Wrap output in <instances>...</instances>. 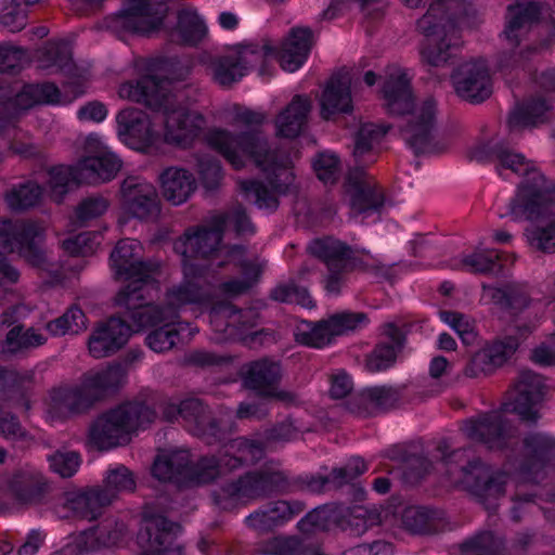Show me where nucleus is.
I'll list each match as a JSON object with an SVG mask.
<instances>
[{"mask_svg": "<svg viewBox=\"0 0 555 555\" xmlns=\"http://www.w3.org/2000/svg\"><path fill=\"white\" fill-rule=\"evenodd\" d=\"M178 62L168 56L147 60L145 73L131 88V98L153 112L165 116V140L178 146H191L201 135L204 118L186 109H173L170 101L176 81L182 76L175 75Z\"/></svg>", "mask_w": 555, "mask_h": 555, "instance_id": "obj_1", "label": "nucleus"}, {"mask_svg": "<svg viewBox=\"0 0 555 555\" xmlns=\"http://www.w3.org/2000/svg\"><path fill=\"white\" fill-rule=\"evenodd\" d=\"M435 450L439 455L438 463L450 478H455L486 508L496 507L495 501L504 495L507 482L503 470L474 455L469 448L451 450L446 438L438 441Z\"/></svg>", "mask_w": 555, "mask_h": 555, "instance_id": "obj_2", "label": "nucleus"}, {"mask_svg": "<svg viewBox=\"0 0 555 555\" xmlns=\"http://www.w3.org/2000/svg\"><path fill=\"white\" fill-rule=\"evenodd\" d=\"M155 418V410L144 402L121 403L102 413L91 423L88 443L100 451L113 449L128 442L130 434L144 430Z\"/></svg>", "mask_w": 555, "mask_h": 555, "instance_id": "obj_3", "label": "nucleus"}, {"mask_svg": "<svg viewBox=\"0 0 555 555\" xmlns=\"http://www.w3.org/2000/svg\"><path fill=\"white\" fill-rule=\"evenodd\" d=\"M125 376L120 364H111L105 370L86 373L81 384L60 386L50 393V410L63 417L87 412L108 391L117 390Z\"/></svg>", "mask_w": 555, "mask_h": 555, "instance_id": "obj_4", "label": "nucleus"}, {"mask_svg": "<svg viewBox=\"0 0 555 555\" xmlns=\"http://www.w3.org/2000/svg\"><path fill=\"white\" fill-rule=\"evenodd\" d=\"M289 489L291 482L284 472L258 468L223 482L212 491L211 499L218 508L232 512L251 501L287 493Z\"/></svg>", "mask_w": 555, "mask_h": 555, "instance_id": "obj_5", "label": "nucleus"}, {"mask_svg": "<svg viewBox=\"0 0 555 555\" xmlns=\"http://www.w3.org/2000/svg\"><path fill=\"white\" fill-rule=\"evenodd\" d=\"M512 172L521 177L508 204L512 219L534 221L545 217L555 207V181L526 157Z\"/></svg>", "mask_w": 555, "mask_h": 555, "instance_id": "obj_6", "label": "nucleus"}, {"mask_svg": "<svg viewBox=\"0 0 555 555\" xmlns=\"http://www.w3.org/2000/svg\"><path fill=\"white\" fill-rule=\"evenodd\" d=\"M263 457L264 449L260 441L236 437L218 454L201 456L195 463L189 457L188 487L210 483L223 474L254 465Z\"/></svg>", "mask_w": 555, "mask_h": 555, "instance_id": "obj_7", "label": "nucleus"}, {"mask_svg": "<svg viewBox=\"0 0 555 555\" xmlns=\"http://www.w3.org/2000/svg\"><path fill=\"white\" fill-rule=\"evenodd\" d=\"M207 142L235 170L243 169L247 159L261 168L275 152L271 150L261 128H249L237 132L217 128L209 131Z\"/></svg>", "mask_w": 555, "mask_h": 555, "instance_id": "obj_8", "label": "nucleus"}, {"mask_svg": "<svg viewBox=\"0 0 555 555\" xmlns=\"http://www.w3.org/2000/svg\"><path fill=\"white\" fill-rule=\"evenodd\" d=\"M367 511L358 505L330 502L308 512L298 522L297 529L304 535L334 530L349 531L351 534L364 533L370 524Z\"/></svg>", "mask_w": 555, "mask_h": 555, "instance_id": "obj_9", "label": "nucleus"}, {"mask_svg": "<svg viewBox=\"0 0 555 555\" xmlns=\"http://www.w3.org/2000/svg\"><path fill=\"white\" fill-rule=\"evenodd\" d=\"M310 255L321 260L327 273L322 280L327 295L337 296L346 282V274L356 270H367V263L356 257L350 245L332 236L314 238L308 246Z\"/></svg>", "mask_w": 555, "mask_h": 555, "instance_id": "obj_10", "label": "nucleus"}, {"mask_svg": "<svg viewBox=\"0 0 555 555\" xmlns=\"http://www.w3.org/2000/svg\"><path fill=\"white\" fill-rule=\"evenodd\" d=\"M182 526L157 511L153 503H146L142 511L138 532L140 555H184L183 546L177 543Z\"/></svg>", "mask_w": 555, "mask_h": 555, "instance_id": "obj_11", "label": "nucleus"}, {"mask_svg": "<svg viewBox=\"0 0 555 555\" xmlns=\"http://www.w3.org/2000/svg\"><path fill=\"white\" fill-rule=\"evenodd\" d=\"M162 416L168 423L182 418L192 433L208 444L221 442L227 436L222 420L198 398H185L179 403L168 401L162 408Z\"/></svg>", "mask_w": 555, "mask_h": 555, "instance_id": "obj_12", "label": "nucleus"}, {"mask_svg": "<svg viewBox=\"0 0 555 555\" xmlns=\"http://www.w3.org/2000/svg\"><path fill=\"white\" fill-rule=\"evenodd\" d=\"M168 0H126L122 8L107 17V27L125 35H147L159 29L168 14Z\"/></svg>", "mask_w": 555, "mask_h": 555, "instance_id": "obj_13", "label": "nucleus"}, {"mask_svg": "<svg viewBox=\"0 0 555 555\" xmlns=\"http://www.w3.org/2000/svg\"><path fill=\"white\" fill-rule=\"evenodd\" d=\"M44 229L34 220H11L0 216V249L17 250L30 266L41 268L47 262L42 248Z\"/></svg>", "mask_w": 555, "mask_h": 555, "instance_id": "obj_14", "label": "nucleus"}, {"mask_svg": "<svg viewBox=\"0 0 555 555\" xmlns=\"http://www.w3.org/2000/svg\"><path fill=\"white\" fill-rule=\"evenodd\" d=\"M541 8L537 2L516 3L507 7V21L503 31L511 49L501 51L496 57L498 70L504 75L524 69L530 51L518 50L519 31L526 26L539 22Z\"/></svg>", "mask_w": 555, "mask_h": 555, "instance_id": "obj_15", "label": "nucleus"}, {"mask_svg": "<svg viewBox=\"0 0 555 555\" xmlns=\"http://www.w3.org/2000/svg\"><path fill=\"white\" fill-rule=\"evenodd\" d=\"M146 284L125 285L115 296V306L122 309L125 319L134 331L156 327L166 320L173 319L166 305L147 302L143 295Z\"/></svg>", "mask_w": 555, "mask_h": 555, "instance_id": "obj_16", "label": "nucleus"}, {"mask_svg": "<svg viewBox=\"0 0 555 555\" xmlns=\"http://www.w3.org/2000/svg\"><path fill=\"white\" fill-rule=\"evenodd\" d=\"M241 373L244 387L258 397L281 401L293 399L292 392L278 389L282 379V366L279 361L268 357L260 358L246 363Z\"/></svg>", "mask_w": 555, "mask_h": 555, "instance_id": "obj_17", "label": "nucleus"}, {"mask_svg": "<svg viewBox=\"0 0 555 555\" xmlns=\"http://www.w3.org/2000/svg\"><path fill=\"white\" fill-rule=\"evenodd\" d=\"M409 384L382 385L366 387L353 393L348 400V409L363 417L373 416L379 411L395 408L398 403L408 401L413 393Z\"/></svg>", "mask_w": 555, "mask_h": 555, "instance_id": "obj_18", "label": "nucleus"}, {"mask_svg": "<svg viewBox=\"0 0 555 555\" xmlns=\"http://www.w3.org/2000/svg\"><path fill=\"white\" fill-rule=\"evenodd\" d=\"M140 244L132 238L120 240L109 255L111 269L116 280L126 285L147 284L152 279V268L140 259Z\"/></svg>", "mask_w": 555, "mask_h": 555, "instance_id": "obj_19", "label": "nucleus"}, {"mask_svg": "<svg viewBox=\"0 0 555 555\" xmlns=\"http://www.w3.org/2000/svg\"><path fill=\"white\" fill-rule=\"evenodd\" d=\"M519 346L520 340L516 335H505L487 341L472 354L464 367V375L478 378L493 373L514 356Z\"/></svg>", "mask_w": 555, "mask_h": 555, "instance_id": "obj_20", "label": "nucleus"}, {"mask_svg": "<svg viewBox=\"0 0 555 555\" xmlns=\"http://www.w3.org/2000/svg\"><path fill=\"white\" fill-rule=\"evenodd\" d=\"M120 205L127 215L139 220L157 218L160 212V202L155 186L139 177H127L122 181Z\"/></svg>", "mask_w": 555, "mask_h": 555, "instance_id": "obj_21", "label": "nucleus"}, {"mask_svg": "<svg viewBox=\"0 0 555 555\" xmlns=\"http://www.w3.org/2000/svg\"><path fill=\"white\" fill-rule=\"evenodd\" d=\"M456 94L473 104L486 101L492 94V79L483 62L459 66L451 76Z\"/></svg>", "mask_w": 555, "mask_h": 555, "instance_id": "obj_22", "label": "nucleus"}, {"mask_svg": "<svg viewBox=\"0 0 555 555\" xmlns=\"http://www.w3.org/2000/svg\"><path fill=\"white\" fill-rule=\"evenodd\" d=\"M133 330L120 315H112L95 326L88 339V349L95 359L111 357L128 343Z\"/></svg>", "mask_w": 555, "mask_h": 555, "instance_id": "obj_23", "label": "nucleus"}, {"mask_svg": "<svg viewBox=\"0 0 555 555\" xmlns=\"http://www.w3.org/2000/svg\"><path fill=\"white\" fill-rule=\"evenodd\" d=\"M522 446L527 453L519 470L529 480L537 481L546 468H555V436L531 433L524 437Z\"/></svg>", "mask_w": 555, "mask_h": 555, "instance_id": "obj_24", "label": "nucleus"}, {"mask_svg": "<svg viewBox=\"0 0 555 555\" xmlns=\"http://www.w3.org/2000/svg\"><path fill=\"white\" fill-rule=\"evenodd\" d=\"M73 98L65 95L51 81L25 83L13 96L12 105L20 111H28L38 105H64L82 94L81 85L77 81L67 85Z\"/></svg>", "mask_w": 555, "mask_h": 555, "instance_id": "obj_25", "label": "nucleus"}, {"mask_svg": "<svg viewBox=\"0 0 555 555\" xmlns=\"http://www.w3.org/2000/svg\"><path fill=\"white\" fill-rule=\"evenodd\" d=\"M544 395V378L531 370H524L519 373L515 384L512 411L521 421L535 423L539 418L537 405L543 401Z\"/></svg>", "mask_w": 555, "mask_h": 555, "instance_id": "obj_26", "label": "nucleus"}, {"mask_svg": "<svg viewBox=\"0 0 555 555\" xmlns=\"http://www.w3.org/2000/svg\"><path fill=\"white\" fill-rule=\"evenodd\" d=\"M127 525L116 516H107L96 525L79 532L76 546L79 553L120 546L127 535Z\"/></svg>", "mask_w": 555, "mask_h": 555, "instance_id": "obj_27", "label": "nucleus"}, {"mask_svg": "<svg viewBox=\"0 0 555 555\" xmlns=\"http://www.w3.org/2000/svg\"><path fill=\"white\" fill-rule=\"evenodd\" d=\"M305 509L298 500H276L262 504L245 518V525L258 533H269L283 527Z\"/></svg>", "mask_w": 555, "mask_h": 555, "instance_id": "obj_28", "label": "nucleus"}, {"mask_svg": "<svg viewBox=\"0 0 555 555\" xmlns=\"http://www.w3.org/2000/svg\"><path fill=\"white\" fill-rule=\"evenodd\" d=\"M436 115L437 102L427 98L405 125V143L416 156L430 152L433 147Z\"/></svg>", "mask_w": 555, "mask_h": 555, "instance_id": "obj_29", "label": "nucleus"}, {"mask_svg": "<svg viewBox=\"0 0 555 555\" xmlns=\"http://www.w3.org/2000/svg\"><path fill=\"white\" fill-rule=\"evenodd\" d=\"M120 140L131 150L147 151L155 140V132L146 113L137 108H125L117 116Z\"/></svg>", "mask_w": 555, "mask_h": 555, "instance_id": "obj_30", "label": "nucleus"}, {"mask_svg": "<svg viewBox=\"0 0 555 555\" xmlns=\"http://www.w3.org/2000/svg\"><path fill=\"white\" fill-rule=\"evenodd\" d=\"M382 334L386 340L378 341L366 357L365 366L371 373L386 372L392 367L406 344V328L393 322L386 323Z\"/></svg>", "mask_w": 555, "mask_h": 555, "instance_id": "obj_31", "label": "nucleus"}, {"mask_svg": "<svg viewBox=\"0 0 555 555\" xmlns=\"http://www.w3.org/2000/svg\"><path fill=\"white\" fill-rule=\"evenodd\" d=\"M367 470V465L361 456H351L347 462L334 467L327 475L307 474L298 477L300 485L312 493H322L331 489H341L346 482L360 477Z\"/></svg>", "mask_w": 555, "mask_h": 555, "instance_id": "obj_32", "label": "nucleus"}, {"mask_svg": "<svg viewBox=\"0 0 555 555\" xmlns=\"http://www.w3.org/2000/svg\"><path fill=\"white\" fill-rule=\"evenodd\" d=\"M463 431L472 441L490 450H504L508 444V434L503 418L494 413H483L464 423Z\"/></svg>", "mask_w": 555, "mask_h": 555, "instance_id": "obj_33", "label": "nucleus"}, {"mask_svg": "<svg viewBox=\"0 0 555 555\" xmlns=\"http://www.w3.org/2000/svg\"><path fill=\"white\" fill-rule=\"evenodd\" d=\"M353 102L351 95V79L347 74H333L321 95L320 114L325 120L333 119L336 115L351 114Z\"/></svg>", "mask_w": 555, "mask_h": 555, "instance_id": "obj_34", "label": "nucleus"}, {"mask_svg": "<svg viewBox=\"0 0 555 555\" xmlns=\"http://www.w3.org/2000/svg\"><path fill=\"white\" fill-rule=\"evenodd\" d=\"M113 502V494L101 487H90L79 491L67 492L65 506L75 517L95 520L104 507Z\"/></svg>", "mask_w": 555, "mask_h": 555, "instance_id": "obj_35", "label": "nucleus"}, {"mask_svg": "<svg viewBox=\"0 0 555 555\" xmlns=\"http://www.w3.org/2000/svg\"><path fill=\"white\" fill-rule=\"evenodd\" d=\"M190 451L176 449L156 455L151 468L152 476L179 488L188 487V465Z\"/></svg>", "mask_w": 555, "mask_h": 555, "instance_id": "obj_36", "label": "nucleus"}, {"mask_svg": "<svg viewBox=\"0 0 555 555\" xmlns=\"http://www.w3.org/2000/svg\"><path fill=\"white\" fill-rule=\"evenodd\" d=\"M311 111V101L307 95L296 94L275 119L276 135L283 139H296L304 131Z\"/></svg>", "mask_w": 555, "mask_h": 555, "instance_id": "obj_37", "label": "nucleus"}, {"mask_svg": "<svg viewBox=\"0 0 555 555\" xmlns=\"http://www.w3.org/2000/svg\"><path fill=\"white\" fill-rule=\"evenodd\" d=\"M401 521L406 531L417 535H434L449 528V521L442 511L425 506L406 507Z\"/></svg>", "mask_w": 555, "mask_h": 555, "instance_id": "obj_38", "label": "nucleus"}, {"mask_svg": "<svg viewBox=\"0 0 555 555\" xmlns=\"http://www.w3.org/2000/svg\"><path fill=\"white\" fill-rule=\"evenodd\" d=\"M552 109V103L544 96H530L514 107L507 125L511 130L538 127L548 121Z\"/></svg>", "mask_w": 555, "mask_h": 555, "instance_id": "obj_39", "label": "nucleus"}, {"mask_svg": "<svg viewBox=\"0 0 555 555\" xmlns=\"http://www.w3.org/2000/svg\"><path fill=\"white\" fill-rule=\"evenodd\" d=\"M552 109V103L544 96H530L514 107L507 125L511 130L538 127L548 121Z\"/></svg>", "mask_w": 555, "mask_h": 555, "instance_id": "obj_40", "label": "nucleus"}, {"mask_svg": "<svg viewBox=\"0 0 555 555\" xmlns=\"http://www.w3.org/2000/svg\"><path fill=\"white\" fill-rule=\"evenodd\" d=\"M313 43L309 27H293L283 43L281 64L285 70L296 72L307 62Z\"/></svg>", "mask_w": 555, "mask_h": 555, "instance_id": "obj_41", "label": "nucleus"}, {"mask_svg": "<svg viewBox=\"0 0 555 555\" xmlns=\"http://www.w3.org/2000/svg\"><path fill=\"white\" fill-rule=\"evenodd\" d=\"M164 198L172 205L185 203L196 189L194 176L186 169L166 168L159 176Z\"/></svg>", "mask_w": 555, "mask_h": 555, "instance_id": "obj_42", "label": "nucleus"}, {"mask_svg": "<svg viewBox=\"0 0 555 555\" xmlns=\"http://www.w3.org/2000/svg\"><path fill=\"white\" fill-rule=\"evenodd\" d=\"M261 170L266 173L268 184L272 186L279 196H286L297 192L294 166L288 156L281 155L275 151L261 167Z\"/></svg>", "mask_w": 555, "mask_h": 555, "instance_id": "obj_43", "label": "nucleus"}, {"mask_svg": "<svg viewBox=\"0 0 555 555\" xmlns=\"http://www.w3.org/2000/svg\"><path fill=\"white\" fill-rule=\"evenodd\" d=\"M212 80L222 88H231L249 74L248 62L243 53L218 55L210 62Z\"/></svg>", "mask_w": 555, "mask_h": 555, "instance_id": "obj_44", "label": "nucleus"}, {"mask_svg": "<svg viewBox=\"0 0 555 555\" xmlns=\"http://www.w3.org/2000/svg\"><path fill=\"white\" fill-rule=\"evenodd\" d=\"M382 93L389 114L405 115L413 111L414 96L405 74L402 73L385 80Z\"/></svg>", "mask_w": 555, "mask_h": 555, "instance_id": "obj_45", "label": "nucleus"}, {"mask_svg": "<svg viewBox=\"0 0 555 555\" xmlns=\"http://www.w3.org/2000/svg\"><path fill=\"white\" fill-rule=\"evenodd\" d=\"M191 335L192 328L189 323L171 319L154 327L145 337V344L151 350L162 353L170 350L178 343L183 341L184 337Z\"/></svg>", "mask_w": 555, "mask_h": 555, "instance_id": "obj_46", "label": "nucleus"}, {"mask_svg": "<svg viewBox=\"0 0 555 555\" xmlns=\"http://www.w3.org/2000/svg\"><path fill=\"white\" fill-rule=\"evenodd\" d=\"M351 208L360 214H379L385 205V193L376 182L356 179L352 181Z\"/></svg>", "mask_w": 555, "mask_h": 555, "instance_id": "obj_47", "label": "nucleus"}, {"mask_svg": "<svg viewBox=\"0 0 555 555\" xmlns=\"http://www.w3.org/2000/svg\"><path fill=\"white\" fill-rule=\"evenodd\" d=\"M8 491L18 503L31 504L40 502L47 489L39 474L20 470L10 478Z\"/></svg>", "mask_w": 555, "mask_h": 555, "instance_id": "obj_48", "label": "nucleus"}, {"mask_svg": "<svg viewBox=\"0 0 555 555\" xmlns=\"http://www.w3.org/2000/svg\"><path fill=\"white\" fill-rule=\"evenodd\" d=\"M483 289L495 307L511 314H518L530 304L528 294L514 283L483 286Z\"/></svg>", "mask_w": 555, "mask_h": 555, "instance_id": "obj_49", "label": "nucleus"}, {"mask_svg": "<svg viewBox=\"0 0 555 555\" xmlns=\"http://www.w3.org/2000/svg\"><path fill=\"white\" fill-rule=\"evenodd\" d=\"M207 299L205 288L199 281L182 280L166 292V307L173 319H179L180 308L188 305L204 304Z\"/></svg>", "mask_w": 555, "mask_h": 555, "instance_id": "obj_50", "label": "nucleus"}, {"mask_svg": "<svg viewBox=\"0 0 555 555\" xmlns=\"http://www.w3.org/2000/svg\"><path fill=\"white\" fill-rule=\"evenodd\" d=\"M524 157L522 154L511 151L503 143H482L474 146L469 152V158L480 164L496 160V170L501 177L504 170L515 169Z\"/></svg>", "mask_w": 555, "mask_h": 555, "instance_id": "obj_51", "label": "nucleus"}, {"mask_svg": "<svg viewBox=\"0 0 555 555\" xmlns=\"http://www.w3.org/2000/svg\"><path fill=\"white\" fill-rule=\"evenodd\" d=\"M81 173L93 182L113 180L121 168V160L112 152L86 156L79 162Z\"/></svg>", "mask_w": 555, "mask_h": 555, "instance_id": "obj_52", "label": "nucleus"}, {"mask_svg": "<svg viewBox=\"0 0 555 555\" xmlns=\"http://www.w3.org/2000/svg\"><path fill=\"white\" fill-rule=\"evenodd\" d=\"M242 197L260 210L275 211L279 208V194L262 180L242 179L237 182Z\"/></svg>", "mask_w": 555, "mask_h": 555, "instance_id": "obj_53", "label": "nucleus"}, {"mask_svg": "<svg viewBox=\"0 0 555 555\" xmlns=\"http://www.w3.org/2000/svg\"><path fill=\"white\" fill-rule=\"evenodd\" d=\"M219 246L220 243H215L204 229L197 227L186 230L183 241L176 248L181 249L184 258L209 259L216 256Z\"/></svg>", "mask_w": 555, "mask_h": 555, "instance_id": "obj_54", "label": "nucleus"}, {"mask_svg": "<svg viewBox=\"0 0 555 555\" xmlns=\"http://www.w3.org/2000/svg\"><path fill=\"white\" fill-rule=\"evenodd\" d=\"M176 30L181 44L196 47L206 37L208 28L196 10L182 9L177 15Z\"/></svg>", "mask_w": 555, "mask_h": 555, "instance_id": "obj_55", "label": "nucleus"}, {"mask_svg": "<svg viewBox=\"0 0 555 555\" xmlns=\"http://www.w3.org/2000/svg\"><path fill=\"white\" fill-rule=\"evenodd\" d=\"M504 254L499 249H475L461 256V267L469 273H500L504 269Z\"/></svg>", "mask_w": 555, "mask_h": 555, "instance_id": "obj_56", "label": "nucleus"}, {"mask_svg": "<svg viewBox=\"0 0 555 555\" xmlns=\"http://www.w3.org/2000/svg\"><path fill=\"white\" fill-rule=\"evenodd\" d=\"M388 128L375 124H366L360 127L354 135V147L353 156L358 164L356 172L359 176L364 173V169L361 164L364 162V157H374L373 146L378 143L387 133ZM374 162V158H372Z\"/></svg>", "mask_w": 555, "mask_h": 555, "instance_id": "obj_57", "label": "nucleus"}, {"mask_svg": "<svg viewBox=\"0 0 555 555\" xmlns=\"http://www.w3.org/2000/svg\"><path fill=\"white\" fill-rule=\"evenodd\" d=\"M44 188L36 181H26L13 186L5 195V203L13 211H25L40 204Z\"/></svg>", "mask_w": 555, "mask_h": 555, "instance_id": "obj_58", "label": "nucleus"}, {"mask_svg": "<svg viewBox=\"0 0 555 555\" xmlns=\"http://www.w3.org/2000/svg\"><path fill=\"white\" fill-rule=\"evenodd\" d=\"M502 541L492 530H480L459 544L462 555H498Z\"/></svg>", "mask_w": 555, "mask_h": 555, "instance_id": "obj_59", "label": "nucleus"}, {"mask_svg": "<svg viewBox=\"0 0 555 555\" xmlns=\"http://www.w3.org/2000/svg\"><path fill=\"white\" fill-rule=\"evenodd\" d=\"M87 321V317L82 309L73 305L61 317L49 321L46 324V330L52 336L78 334L86 330Z\"/></svg>", "mask_w": 555, "mask_h": 555, "instance_id": "obj_60", "label": "nucleus"}, {"mask_svg": "<svg viewBox=\"0 0 555 555\" xmlns=\"http://www.w3.org/2000/svg\"><path fill=\"white\" fill-rule=\"evenodd\" d=\"M47 343V337L37 330L30 327L24 330L23 326L16 325L12 327L4 340L5 351L16 354L23 350L37 348Z\"/></svg>", "mask_w": 555, "mask_h": 555, "instance_id": "obj_61", "label": "nucleus"}, {"mask_svg": "<svg viewBox=\"0 0 555 555\" xmlns=\"http://www.w3.org/2000/svg\"><path fill=\"white\" fill-rule=\"evenodd\" d=\"M449 365L448 360L442 356L434 357L429 363V375L434 380H424V385L410 383L413 395L418 401H424L429 397H434L443 390L441 383L438 380L446 372Z\"/></svg>", "mask_w": 555, "mask_h": 555, "instance_id": "obj_62", "label": "nucleus"}, {"mask_svg": "<svg viewBox=\"0 0 555 555\" xmlns=\"http://www.w3.org/2000/svg\"><path fill=\"white\" fill-rule=\"evenodd\" d=\"M48 173L51 195L59 201L68 193L70 184L79 182V177L82 175L79 166L77 168L66 165L54 166Z\"/></svg>", "mask_w": 555, "mask_h": 555, "instance_id": "obj_63", "label": "nucleus"}, {"mask_svg": "<svg viewBox=\"0 0 555 555\" xmlns=\"http://www.w3.org/2000/svg\"><path fill=\"white\" fill-rule=\"evenodd\" d=\"M102 235L95 231H85L69 236L62 242V248L70 256L92 255L100 246Z\"/></svg>", "mask_w": 555, "mask_h": 555, "instance_id": "obj_64", "label": "nucleus"}]
</instances>
